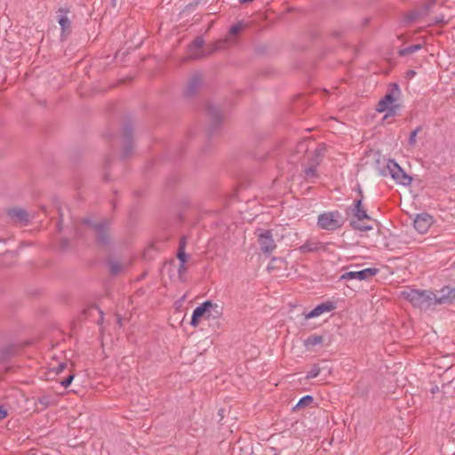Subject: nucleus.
Listing matches in <instances>:
<instances>
[{
  "instance_id": "1",
  "label": "nucleus",
  "mask_w": 455,
  "mask_h": 455,
  "mask_svg": "<svg viewBox=\"0 0 455 455\" xmlns=\"http://www.w3.org/2000/svg\"><path fill=\"white\" fill-rule=\"evenodd\" d=\"M402 297L409 301L414 307L428 309L437 305L436 294L431 291H419L414 289L404 290L401 292Z\"/></svg>"
},
{
  "instance_id": "4",
  "label": "nucleus",
  "mask_w": 455,
  "mask_h": 455,
  "mask_svg": "<svg viewBox=\"0 0 455 455\" xmlns=\"http://www.w3.org/2000/svg\"><path fill=\"white\" fill-rule=\"evenodd\" d=\"M400 94L399 86L396 84H393L392 92L387 93L379 102L376 110L379 113L387 111L386 116H394L396 112V106L395 105V96Z\"/></svg>"
},
{
  "instance_id": "14",
  "label": "nucleus",
  "mask_w": 455,
  "mask_h": 455,
  "mask_svg": "<svg viewBox=\"0 0 455 455\" xmlns=\"http://www.w3.org/2000/svg\"><path fill=\"white\" fill-rule=\"evenodd\" d=\"M204 44L202 37H196L188 48V55L189 58L197 59L203 55L199 52Z\"/></svg>"
},
{
  "instance_id": "23",
  "label": "nucleus",
  "mask_w": 455,
  "mask_h": 455,
  "mask_svg": "<svg viewBox=\"0 0 455 455\" xmlns=\"http://www.w3.org/2000/svg\"><path fill=\"white\" fill-rule=\"evenodd\" d=\"M208 312L212 314L213 318H219L222 315V307L212 301V306L209 307Z\"/></svg>"
},
{
  "instance_id": "40",
  "label": "nucleus",
  "mask_w": 455,
  "mask_h": 455,
  "mask_svg": "<svg viewBox=\"0 0 455 455\" xmlns=\"http://www.w3.org/2000/svg\"><path fill=\"white\" fill-rule=\"evenodd\" d=\"M116 0H112L113 3H115Z\"/></svg>"
},
{
  "instance_id": "35",
  "label": "nucleus",
  "mask_w": 455,
  "mask_h": 455,
  "mask_svg": "<svg viewBox=\"0 0 455 455\" xmlns=\"http://www.w3.org/2000/svg\"><path fill=\"white\" fill-rule=\"evenodd\" d=\"M416 75V72L414 70H408L407 73H406V76L408 78H411L413 77L414 76Z\"/></svg>"
},
{
  "instance_id": "11",
  "label": "nucleus",
  "mask_w": 455,
  "mask_h": 455,
  "mask_svg": "<svg viewBox=\"0 0 455 455\" xmlns=\"http://www.w3.org/2000/svg\"><path fill=\"white\" fill-rule=\"evenodd\" d=\"M132 129L131 124H127L124 127V135L125 137V142L124 145V148L121 152V156L123 158L128 157L133 150V141L132 140Z\"/></svg>"
},
{
  "instance_id": "13",
  "label": "nucleus",
  "mask_w": 455,
  "mask_h": 455,
  "mask_svg": "<svg viewBox=\"0 0 455 455\" xmlns=\"http://www.w3.org/2000/svg\"><path fill=\"white\" fill-rule=\"evenodd\" d=\"M211 306V300H205L201 305L197 306L192 313L190 324L192 326H196L198 324L199 318L209 311V307Z\"/></svg>"
},
{
  "instance_id": "12",
  "label": "nucleus",
  "mask_w": 455,
  "mask_h": 455,
  "mask_svg": "<svg viewBox=\"0 0 455 455\" xmlns=\"http://www.w3.org/2000/svg\"><path fill=\"white\" fill-rule=\"evenodd\" d=\"M335 307L332 302H324L315 307L311 311L306 314V319H312L318 317L323 313L331 312Z\"/></svg>"
},
{
  "instance_id": "5",
  "label": "nucleus",
  "mask_w": 455,
  "mask_h": 455,
  "mask_svg": "<svg viewBox=\"0 0 455 455\" xmlns=\"http://www.w3.org/2000/svg\"><path fill=\"white\" fill-rule=\"evenodd\" d=\"M388 173L396 183L403 186H409L411 183V178L405 173L400 165L393 159L387 163Z\"/></svg>"
},
{
  "instance_id": "34",
  "label": "nucleus",
  "mask_w": 455,
  "mask_h": 455,
  "mask_svg": "<svg viewBox=\"0 0 455 455\" xmlns=\"http://www.w3.org/2000/svg\"><path fill=\"white\" fill-rule=\"evenodd\" d=\"M6 415H7V411L1 407L0 408V419H4L6 417Z\"/></svg>"
},
{
  "instance_id": "21",
  "label": "nucleus",
  "mask_w": 455,
  "mask_h": 455,
  "mask_svg": "<svg viewBox=\"0 0 455 455\" xmlns=\"http://www.w3.org/2000/svg\"><path fill=\"white\" fill-rule=\"evenodd\" d=\"M314 398L312 395H305L303 397H301L299 402L297 403V404L294 406V410L296 409H300V408H304L307 405H309L312 402H313Z\"/></svg>"
},
{
  "instance_id": "19",
  "label": "nucleus",
  "mask_w": 455,
  "mask_h": 455,
  "mask_svg": "<svg viewBox=\"0 0 455 455\" xmlns=\"http://www.w3.org/2000/svg\"><path fill=\"white\" fill-rule=\"evenodd\" d=\"M421 48H422V45L420 44H411L409 46L400 48L398 51V54L400 56L411 55V54L419 51Z\"/></svg>"
},
{
  "instance_id": "15",
  "label": "nucleus",
  "mask_w": 455,
  "mask_h": 455,
  "mask_svg": "<svg viewBox=\"0 0 455 455\" xmlns=\"http://www.w3.org/2000/svg\"><path fill=\"white\" fill-rule=\"evenodd\" d=\"M8 216L15 222L27 223L28 221V213L22 209H11L8 211Z\"/></svg>"
},
{
  "instance_id": "8",
  "label": "nucleus",
  "mask_w": 455,
  "mask_h": 455,
  "mask_svg": "<svg viewBox=\"0 0 455 455\" xmlns=\"http://www.w3.org/2000/svg\"><path fill=\"white\" fill-rule=\"evenodd\" d=\"M84 223L86 226L92 227L96 233L97 242L100 245H107L109 243L108 234V223L107 221H101L99 224H94L92 220L84 219Z\"/></svg>"
},
{
  "instance_id": "39",
  "label": "nucleus",
  "mask_w": 455,
  "mask_h": 455,
  "mask_svg": "<svg viewBox=\"0 0 455 455\" xmlns=\"http://www.w3.org/2000/svg\"><path fill=\"white\" fill-rule=\"evenodd\" d=\"M118 323H119L120 325L122 324V323H121V319H120V318L118 319Z\"/></svg>"
},
{
  "instance_id": "37",
  "label": "nucleus",
  "mask_w": 455,
  "mask_h": 455,
  "mask_svg": "<svg viewBox=\"0 0 455 455\" xmlns=\"http://www.w3.org/2000/svg\"><path fill=\"white\" fill-rule=\"evenodd\" d=\"M299 147L300 148H304V143H300V144L299 145Z\"/></svg>"
},
{
  "instance_id": "28",
  "label": "nucleus",
  "mask_w": 455,
  "mask_h": 455,
  "mask_svg": "<svg viewBox=\"0 0 455 455\" xmlns=\"http://www.w3.org/2000/svg\"><path fill=\"white\" fill-rule=\"evenodd\" d=\"M419 131H420V128L418 127L410 133L409 140H408L410 145H411V146L415 145L416 138H417V135Z\"/></svg>"
},
{
  "instance_id": "32",
  "label": "nucleus",
  "mask_w": 455,
  "mask_h": 455,
  "mask_svg": "<svg viewBox=\"0 0 455 455\" xmlns=\"http://www.w3.org/2000/svg\"><path fill=\"white\" fill-rule=\"evenodd\" d=\"M66 367V363H60L58 367L56 368V373H60L61 372L64 368Z\"/></svg>"
},
{
  "instance_id": "29",
  "label": "nucleus",
  "mask_w": 455,
  "mask_h": 455,
  "mask_svg": "<svg viewBox=\"0 0 455 455\" xmlns=\"http://www.w3.org/2000/svg\"><path fill=\"white\" fill-rule=\"evenodd\" d=\"M110 271L113 275H117L121 271V266L116 261H111L109 263Z\"/></svg>"
},
{
  "instance_id": "30",
  "label": "nucleus",
  "mask_w": 455,
  "mask_h": 455,
  "mask_svg": "<svg viewBox=\"0 0 455 455\" xmlns=\"http://www.w3.org/2000/svg\"><path fill=\"white\" fill-rule=\"evenodd\" d=\"M74 378H75L74 374H69L66 379H64L63 380L60 381V385L65 388L68 387L70 386V384L72 383Z\"/></svg>"
},
{
  "instance_id": "27",
  "label": "nucleus",
  "mask_w": 455,
  "mask_h": 455,
  "mask_svg": "<svg viewBox=\"0 0 455 455\" xmlns=\"http://www.w3.org/2000/svg\"><path fill=\"white\" fill-rule=\"evenodd\" d=\"M320 367L318 365H314L307 372V375H306V378L307 379H314V378H316L319 374H320Z\"/></svg>"
},
{
  "instance_id": "36",
  "label": "nucleus",
  "mask_w": 455,
  "mask_h": 455,
  "mask_svg": "<svg viewBox=\"0 0 455 455\" xmlns=\"http://www.w3.org/2000/svg\"><path fill=\"white\" fill-rule=\"evenodd\" d=\"M356 190H357V192L359 193L360 197H362V198H363V191H362V188H361V187H360L359 185L357 186Z\"/></svg>"
},
{
  "instance_id": "6",
  "label": "nucleus",
  "mask_w": 455,
  "mask_h": 455,
  "mask_svg": "<svg viewBox=\"0 0 455 455\" xmlns=\"http://www.w3.org/2000/svg\"><path fill=\"white\" fill-rule=\"evenodd\" d=\"M258 242L260 251L266 256H270L276 248L272 231L269 229L259 230L258 234Z\"/></svg>"
},
{
  "instance_id": "26",
  "label": "nucleus",
  "mask_w": 455,
  "mask_h": 455,
  "mask_svg": "<svg viewBox=\"0 0 455 455\" xmlns=\"http://www.w3.org/2000/svg\"><path fill=\"white\" fill-rule=\"evenodd\" d=\"M305 175L307 178H315L316 177V165L311 164L307 166L304 170Z\"/></svg>"
},
{
  "instance_id": "17",
  "label": "nucleus",
  "mask_w": 455,
  "mask_h": 455,
  "mask_svg": "<svg viewBox=\"0 0 455 455\" xmlns=\"http://www.w3.org/2000/svg\"><path fill=\"white\" fill-rule=\"evenodd\" d=\"M200 85L201 76L199 75L193 76L187 87L185 88L184 94L187 97L192 96L198 90Z\"/></svg>"
},
{
  "instance_id": "24",
  "label": "nucleus",
  "mask_w": 455,
  "mask_h": 455,
  "mask_svg": "<svg viewBox=\"0 0 455 455\" xmlns=\"http://www.w3.org/2000/svg\"><path fill=\"white\" fill-rule=\"evenodd\" d=\"M209 114L212 120H214L217 123H220V121L221 119V115H220V111L219 108H217L215 107H211L209 109Z\"/></svg>"
},
{
  "instance_id": "31",
  "label": "nucleus",
  "mask_w": 455,
  "mask_h": 455,
  "mask_svg": "<svg viewBox=\"0 0 455 455\" xmlns=\"http://www.w3.org/2000/svg\"><path fill=\"white\" fill-rule=\"evenodd\" d=\"M241 28H242V25L238 23V24L233 25L230 28L229 31L231 34L235 35V34L238 33L241 30Z\"/></svg>"
},
{
  "instance_id": "20",
  "label": "nucleus",
  "mask_w": 455,
  "mask_h": 455,
  "mask_svg": "<svg viewBox=\"0 0 455 455\" xmlns=\"http://www.w3.org/2000/svg\"><path fill=\"white\" fill-rule=\"evenodd\" d=\"M185 238L183 237L180 241V246H179V251L177 253V257L180 263L186 264V261L188 259V255L185 252Z\"/></svg>"
},
{
  "instance_id": "16",
  "label": "nucleus",
  "mask_w": 455,
  "mask_h": 455,
  "mask_svg": "<svg viewBox=\"0 0 455 455\" xmlns=\"http://www.w3.org/2000/svg\"><path fill=\"white\" fill-rule=\"evenodd\" d=\"M323 247V243L316 241H307L304 244L298 248L300 253L315 252L322 250Z\"/></svg>"
},
{
  "instance_id": "7",
  "label": "nucleus",
  "mask_w": 455,
  "mask_h": 455,
  "mask_svg": "<svg viewBox=\"0 0 455 455\" xmlns=\"http://www.w3.org/2000/svg\"><path fill=\"white\" fill-rule=\"evenodd\" d=\"M379 272V270L377 267H368L359 271H348L342 274L339 280H368L369 278L376 275Z\"/></svg>"
},
{
  "instance_id": "2",
  "label": "nucleus",
  "mask_w": 455,
  "mask_h": 455,
  "mask_svg": "<svg viewBox=\"0 0 455 455\" xmlns=\"http://www.w3.org/2000/svg\"><path fill=\"white\" fill-rule=\"evenodd\" d=\"M343 224V217L338 211L324 212L317 218V226L323 230L334 231L341 228Z\"/></svg>"
},
{
  "instance_id": "25",
  "label": "nucleus",
  "mask_w": 455,
  "mask_h": 455,
  "mask_svg": "<svg viewBox=\"0 0 455 455\" xmlns=\"http://www.w3.org/2000/svg\"><path fill=\"white\" fill-rule=\"evenodd\" d=\"M37 403L46 408L52 403V397L50 395H42L37 398Z\"/></svg>"
},
{
  "instance_id": "3",
  "label": "nucleus",
  "mask_w": 455,
  "mask_h": 455,
  "mask_svg": "<svg viewBox=\"0 0 455 455\" xmlns=\"http://www.w3.org/2000/svg\"><path fill=\"white\" fill-rule=\"evenodd\" d=\"M353 213L355 220L351 222V226L354 229L359 231H369L372 229L371 225L362 223L363 220H371L370 215L366 210L363 207V198L360 197L354 202Z\"/></svg>"
},
{
  "instance_id": "33",
  "label": "nucleus",
  "mask_w": 455,
  "mask_h": 455,
  "mask_svg": "<svg viewBox=\"0 0 455 455\" xmlns=\"http://www.w3.org/2000/svg\"><path fill=\"white\" fill-rule=\"evenodd\" d=\"M186 270V267H185V264H182L180 262V267L178 268V272H179V275H182L183 272H185Z\"/></svg>"
},
{
  "instance_id": "10",
  "label": "nucleus",
  "mask_w": 455,
  "mask_h": 455,
  "mask_svg": "<svg viewBox=\"0 0 455 455\" xmlns=\"http://www.w3.org/2000/svg\"><path fill=\"white\" fill-rule=\"evenodd\" d=\"M455 300V285H446L438 291L436 302L438 304H451Z\"/></svg>"
},
{
  "instance_id": "38",
  "label": "nucleus",
  "mask_w": 455,
  "mask_h": 455,
  "mask_svg": "<svg viewBox=\"0 0 455 455\" xmlns=\"http://www.w3.org/2000/svg\"><path fill=\"white\" fill-rule=\"evenodd\" d=\"M442 20H443L442 19L437 20H436V23H439V22H441Z\"/></svg>"
},
{
  "instance_id": "9",
  "label": "nucleus",
  "mask_w": 455,
  "mask_h": 455,
  "mask_svg": "<svg viewBox=\"0 0 455 455\" xmlns=\"http://www.w3.org/2000/svg\"><path fill=\"white\" fill-rule=\"evenodd\" d=\"M433 223V218L427 213H419L414 219L413 226L419 234L427 232Z\"/></svg>"
},
{
  "instance_id": "18",
  "label": "nucleus",
  "mask_w": 455,
  "mask_h": 455,
  "mask_svg": "<svg viewBox=\"0 0 455 455\" xmlns=\"http://www.w3.org/2000/svg\"><path fill=\"white\" fill-rule=\"evenodd\" d=\"M69 10L67 8H60L59 9V12L61 13V15L59 18V24L61 27V29L63 31L68 30L71 27V22L67 14L68 13Z\"/></svg>"
},
{
  "instance_id": "22",
  "label": "nucleus",
  "mask_w": 455,
  "mask_h": 455,
  "mask_svg": "<svg viewBox=\"0 0 455 455\" xmlns=\"http://www.w3.org/2000/svg\"><path fill=\"white\" fill-rule=\"evenodd\" d=\"M322 342H323V337L322 336L314 335V336L308 337L305 340V345L307 347H314V346L322 344Z\"/></svg>"
}]
</instances>
